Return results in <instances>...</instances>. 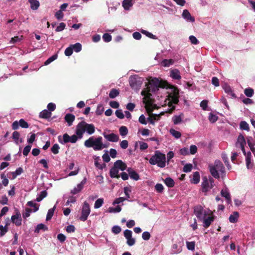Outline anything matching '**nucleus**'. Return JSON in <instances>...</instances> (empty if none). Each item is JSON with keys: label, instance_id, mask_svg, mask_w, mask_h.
I'll use <instances>...</instances> for the list:
<instances>
[{"label": "nucleus", "instance_id": "nucleus-2", "mask_svg": "<svg viewBox=\"0 0 255 255\" xmlns=\"http://www.w3.org/2000/svg\"><path fill=\"white\" fill-rule=\"evenodd\" d=\"M209 167L211 175L215 178L219 179L220 178V175L218 172L221 173L222 178H223L226 175L225 168L220 160H215L214 164L210 165Z\"/></svg>", "mask_w": 255, "mask_h": 255}, {"label": "nucleus", "instance_id": "nucleus-21", "mask_svg": "<svg viewBox=\"0 0 255 255\" xmlns=\"http://www.w3.org/2000/svg\"><path fill=\"white\" fill-rule=\"evenodd\" d=\"M170 76L175 80H180L181 79L180 72L177 69H174L170 71Z\"/></svg>", "mask_w": 255, "mask_h": 255}, {"label": "nucleus", "instance_id": "nucleus-19", "mask_svg": "<svg viewBox=\"0 0 255 255\" xmlns=\"http://www.w3.org/2000/svg\"><path fill=\"white\" fill-rule=\"evenodd\" d=\"M246 144V141L245 138L244 136L240 134L238 137L237 141L236 143V146L237 147H238L239 146L240 147L245 146Z\"/></svg>", "mask_w": 255, "mask_h": 255}, {"label": "nucleus", "instance_id": "nucleus-27", "mask_svg": "<svg viewBox=\"0 0 255 255\" xmlns=\"http://www.w3.org/2000/svg\"><path fill=\"white\" fill-rule=\"evenodd\" d=\"M28 2L30 4V8L32 10H36L39 7L40 3L37 0H28Z\"/></svg>", "mask_w": 255, "mask_h": 255}, {"label": "nucleus", "instance_id": "nucleus-53", "mask_svg": "<svg viewBox=\"0 0 255 255\" xmlns=\"http://www.w3.org/2000/svg\"><path fill=\"white\" fill-rule=\"evenodd\" d=\"M218 117L217 116L212 113L210 114L209 120L211 123H214L218 120Z\"/></svg>", "mask_w": 255, "mask_h": 255}, {"label": "nucleus", "instance_id": "nucleus-34", "mask_svg": "<svg viewBox=\"0 0 255 255\" xmlns=\"http://www.w3.org/2000/svg\"><path fill=\"white\" fill-rule=\"evenodd\" d=\"M164 182L168 187H173L175 185L174 181L170 177L165 178Z\"/></svg>", "mask_w": 255, "mask_h": 255}, {"label": "nucleus", "instance_id": "nucleus-10", "mask_svg": "<svg viewBox=\"0 0 255 255\" xmlns=\"http://www.w3.org/2000/svg\"><path fill=\"white\" fill-rule=\"evenodd\" d=\"M78 137L77 135L73 134L70 136L67 133H65L63 135V142L66 143L68 142L75 143L78 140Z\"/></svg>", "mask_w": 255, "mask_h": 255}, {"label": "nucleus", "instance_id": "nucleus-42", "mask_svg": "<svg viewBox=\"0 0 255 255\" xmlns=\"http://www.w3.org/2000/svg\"><path fill=\"white\" fill-rule=\"evenodd\" d=\"M55 208V206H54L52 208L49 209L47 214V216H46V221H49L52 218V217L54 214Z\"/></svg>", "mask_w": 255, "mask_h": 255}, {"label": "nucleus", "instance_id": "nucleus-43", "mask_svg": "<svg viewBox=\"0 0 255 255\" xmlns=\"http://www.w3.org/2000/svg\"><path fill=\"white\" fill-rule=\"evenodd\" d=\"M73 49L76 52H80L82 49V45L80 43H76L71 45Z\"/></svg>", "mask_w": 255, "mask_h": 255}, {"label": "nucleus", "instance_id": "nucleus-48", "mask_svg": "<svg viewBox=\"0 0 255 255\" xmlns=\"http://www.w3.org/2000/svg\"><path fill=\"white\" fill-rule=\"evenodd\" d=\"M141 32L146 35L147 37H148L149 38H150L151 39H157V37L155 35H153V34H152L151 33L147 31H146V30H141Z\"/></svg>", "mask_w": 255, "mask_h": 255}, {"label": "nucleus", "instance_id": "nucleus-41", "mask_svg": "<svg viewBox=\"0 0 255 255\" xmlns=\"http://www.w3.org/2000/svg\"><path fill=\"white\" fill-rule=\"evenodd\" d=\"M103 203H104L103 198H99L95 201V203L94 204V208L96 209L99 208L102 206Z\"/></svg>", "mask_w": 255, "mask_h": 255}, {"label": "nucleus", "instance_id": "nucleus-30", "mask_svg": "<svg viewBox=\"0 0 255 255\" xmlns=\"http://www.w3.org/2000/svg\"><path fill=\"white\" fill-rule=\"evenodd\" d=\"M182 251V248L181 246H178L177 244H174L172 247L171 254H177Z\"/></svg>", "mask_w": 255, "mask_h": 255}, {"label": "nucleus", "instance_id": "nucleus-39", "mask_svg": "<svg viewBox=\"0 0 255 255\" xmlns=\"http://www.w3.org/2000/svg\"><path fill=\"white\" fill-rule=\"evenodd\" d=\"M240 128L242 130L249 131L250 128L249 124L245 121H242L240 124Z\"/></svg>", "mask_w": 255, "mask_h": 255}, {"label": "nucleus", "instance_id": "nucleus-3", "mask_svg": "<svg viewBox=\"0 0 255 255\" xmlns=\"http://www.w3.org/2000/svg\"><path fill=\"white\" fill-rule=\"evenodd\" d=\"M149 162L151 165L157 164L158 167L163 168L166 165L165 155L160 151L156 150L149 160Z\"/></svg>", "mask_w": 255, "mask_h": 255}, {"label": "nucleus", "instance_id": "nucleus-32", "mask_svg": "<svg viewBox=\"0 0 255 255\" xmlns=\"http://www.w3.org/2000/svg\"><path fill=\"white\" fill-rule=\"evenodd\" d=\"M214 218L213 217L210 216L204 220V227L205 228H208L211 223L214 221Z\"/></svg>", "mask_w": 255, "mask_h": 255}, {"label": "nucleus", "instance_id": "nucleus-35", "mask_svg": "<svg viewBox=\"0 0 255 255\" xmlns=\"http://www.w3.org/2000/svg\"><path fill=\"white\" fill-rule=\"evenodd\" d=\"M132 0H124L123 2V6L124 8L128 10L130 7L132 6Z\"/></svg>", "mask_w": 255, "mask_h": 255}, {"label": "nucleus", "instance_id": "nucleus-38", "mask_svg": "<svg viewBox=\"0 0 255 255\" xmlns=\"http://www.w3.org/2000/svg\"><path fill=\"white\" fill-rule=\"evenodd\" d=\"M223 89L225 90V92L228 94H230L232 97H236L235 94L233 93L231 87L228 85H225L223 87Z\"/></svg>", "mask_w": 255, "mask_h": 255}, {"label": "nucleus", "instance_id": "nucleus-40", "mask_svg": "<svg viewBox=\"0 0 255 255\" xmlns=\"http://www.w3.org/2000/svg\"><path fill=\"white\" fill-rule=\"evenodd\" d=\"M170 133L176 138H179L181 136V133L174 129L171 128L169 130Z\"/></svg>", "mask_w": 255, "mask_h": 255}, {"label": "nucleus", "instance_id": "nucleus-46", "mask_svg": "<svg viewBox=\"0 0 255 255\" xmlns=\"http://www.w3.org/2000/svg\"><path fill=\"white\" fill-rule=\"evenodd\" d=\"M8 231V228L0 225V237H3Z\"/></svg>", "mask_w": 255, "mask_h": 255}, {"label": "nucleus", "instance_id": "nucleus-45", "mask_svg": "<svg viewBox=\"0 0 255 255\" xmlns=\"http://www.w3.org/2000/svg\"><path fill=\"white\" fill-rule=\"evenodd\" d=\"M59 145L57 143H55L51 148V151L53 154H57L59 153Z\"/></svg>", "mask_w": 255, "mask_h": 255}, {"label": "nucleus", "instance_id": "nucleus-20", "mask_svg": "<svg viewBox=\"0 0 255 255\" xmlns=\"http://www.w3.org/2000/svg\"><path fill=\"white\" fill-rule=\"evenodd\" d=\"M114 166L118 169L124 171L127 168V165L125 163L123 162L121 160H118L114 163Z\"/></svg>", "mask_w": 255, "mask_h": 255}, {"label": "nucleus", "instance_id": "nucleus-7", "mask_svg": "<svg viewBox=\"0 0 255 255\" xmlns=\"http://www.w3.org/2000/svg\"><path fill=\"white\" fill-rule=\"evenodd\" d=\"M90 212L91 210L89 204L86 201H85L83 205L81 216L79 218L80 220L82 221H85L87 219Z\"/></svg>", "mask_w": 255, "mask_h": 255}, {"label": "nucleus", "instance_id": "nucleus-57", "mask_svg": "<svg viewBox=\"0 0 255 255\" xmlns=\"http://www.w3.org/2000/svg\"><path fill=\"white\" fill-rule=\"evenodd\" d=\"M22 38L23 36H20V37L18 36H14L11 38L10 42L11 43H15L16 42H19L22 39Z\"/></svg>", "mask_w": 255, "mask_h": 255}, {"label": "nucleus", "instance_id": "nucleus-37", "mask_svg": "<svg viewBox=\"0 0 255 255\" xmlns=\"http://www.w3.org/2000/svg\"><path fill=\"white\" fill-rule=\"evenodd\" d=\"M119 94L120 93L118 90L112 89L109 93V97L110 98L114 99L117 97Z\"/></svg>", "mask_w": 255, "mask_h": 255}, {"label": "nucleus", "instance_id": "nucleus-16", "mask_svg": "<svg viewBox=\"0 0 255 255\" xmlns=\"http://www.w3.org/2000/svg\"><path fill=\"white\" fill-rule=\"evenodd\" d=\"M127 171L128 172V175L130 176V178L136 181L139 179V174L135 171L133 170L131 168H128L127 169Z\"/></svg>", "mask_w": 255, "mask_h": 255}, {"label": "nucleus", "instance_id": "nucleus-13", "mask_svg": "<svg viewBox=\"0 0 255 255\" xmlns=\"http://www.w3.org/2000/svg\"><path fill=\"white\" fill-rule=\"evenodd\" d=\"M172 95L170 96L171 100L174 104H178L179 102V90L177 88L173 87L172 88Z\"/></svg>", "mask_w": 255, "mask_h": 255}, {"label": "nucleus", "instance_id": "nucleus-25", "mask_svg": "<svg viewBox=\"0 0 255 255\" xmlns=\"http://www.w3.org/2000/svg\"><path fill=\"white\" fill-rule=\"evenodd\" d=\"M246 156V166L248 169H251L253 167V164L251 163V158L252 154L249 151L247 153V155Z\"/></svg>", "mask_w": 255, "mask_h": 255}, {"label": "nucleus", "instance_id": "nucleus-47", "mask_svg": "<svg viewBox=\"0 0 255 255\" xmlns=\"http://www.w3.org/2000/svg\"><path fill=\"white\" fill-rule=\"evenodd\" d=\"M187 248L189 250L193 251L195 249V242H187Z\"/></svg>", "mask_w": 255, "mask_h": 255}, {"label": "nucleus", "instance_id": "nucleus-22", "mask_svg": "<svg viewBox=\"0 0 255 255\" xmlns=\"http://www.w3.org/2000/svg\"><path fill=\"white\" fill-rule=\"evenodd\" d=\"M85 129H86V131H87V132L89 134H92L95 131V128L94 125L93 124H88L86 122H85Z\"/></svg>", "mask_w": 255, "mask_h": 255}, {"label": "nucleus", "instance_id": "nucleus-44", "mask_svg": "<svg viewBox=\"0 0 255 255\" xmlns=\"http://www.w3.org/2000/svg\"><path fill=\"white\" fill-rule=\"evenodd\" d=\"M254 90L252 88H247L244 91L245 94L248 97H251L254 95Z\"/></svg>", "mask_w": 255, "mask_h": 255}, {"label": "nucleus", "instance_id": "nucleus-31", "mask_svg": "<svg viewBox=\"0 0 255 255\" xmlns=\"http://www.w3.org/2000/svg\"><path fill=\"white\" fill-rule=\"evenodd\" d=\"M40 230H42L43 231H47L48 228L43 224H39L36 226L35 229L34 230V232L36 233H39Z\"/></svg>", "mask_w": 255, "mask_h": 255}, {"label": "nucleus", "instance_id": "nucleus-4", "mask_svg": "<svg viewBox=\"0 0 255 255\" xmlns=\"http://www.w3.org/2000/svg\"><path fill=\"white\" fill-rule=\"evenodd\" d=\"M151 89L150 87H147L146 90H142L141 94L144 96L143 98V103L145 105V108L148 113L152 112V109H150L154 100L151 98L152 95L150 93Z\"/></svg>", "mask_w": 255, "mask_h": 255}, {"label": "nucleus", "instance_id": "nucleus-15", "mask_svg": "<svg viewBox=\"0 0 255 255\" xmlns=\"http://www.w3.org/2000/svg\"><path fill=\"white\" fill-rule=\"evenodd\" d=\"M182 16L187 21L192 22L195 21V18L191 15L190 13L187 9H184L183 10Z\"/></svg>", "mask_w": 255, "mask_h": 255}, {"label": "nucleus", "instance_id": "nucleus-54", "mask_svg": "<svg viewBox=\"0 0 255 255\" xmlns=\"http://www.w3.org/2000/svg\"><path fill=\"white\" fill-rule=\"evenodd\" d=\"M19 125L22 128H28L29 127V125L28 123L25 122L23 119H20L19 121Z\"/></svg>", "mask_w": 255, "mask_h": 255}, {"label": "nucleus", "instance_id": "nucleus-36", "mask_svg": "<svg viewBox=\"0 0 255 255\" xmlns=\"http://www.w3.org/2000/svg\"><path fill=\"white\" fill-rule=\"evenodd\" d=\"M119 132L122 136H125L128 133V129L126 126H123L120 128Z\"/></svg>", "mask_w": 255, "mask_h": 255}, {"label": "nucleus", "instance_id": "nucleus-29", "mask_svg": "<svg viewBox=\"0 0 255 255\" xmlns=\"http://www.w3.org/2000/svg\"><path fill=\"white\" fill-rule=\"evenodd\" d=\"M200 176L198 172L196 171L193 173V178L191 179V183L194 184H198L200 182Z\"/></svg>", "mask_w": 255, "mask_h": 255}, {"label": "nucleus", "instance_id": "nucleus-63", "mask_svg": "<svg viewBox=\"0 0 255 255\" xmlns=\"http://www.w3.org/2000/svg\"><path fill=\"white\" fill-rule=\"evenodd\" d=\"M31 146L30 145H26L23 150V154L24 156H27L30 151Z\"/></svg>", "mask_w": 255, "mask_h": 255}, {"label": "nucleus", "instance_id": "nucleus-50", "mask_svg": "<svg viewBox=\"0 0 255 255\" xmlns=\"http://www.w3.org/2000/svg\"><path fill=\"white\" fill-rule=\"evenodd\" d=\"M122 210L121 207L120 206H117L115 208L110 207L109 208V212L110 213H118L120 212Z\"/></svg>", "mask_w": 255, "mask_h": 255}, {"label": "nucleus", "instance_id": "nucleus-24", "mask_svg": "<svg viewBox=\"0 0 255 255\" xmlns=\"http://www.w3.org/2000/svg\"><path fill=\"white\" fill-rule=\"evenodd\" d=\"M221 195L225 197L227 200V202L228 204H231L232 202V200L231 198V195L230 193L228 192L227 190H222L221 192Z\"/></svg>", "mask_w": 255, "mask_h": 255}, {"label": "nucleus", "instance_id": "nucleus-28", "mask_svg": "<svg viewBox=\"0 0 255 255\" xmlns=\"http://www.w3.org/2000/svg\"><path fill=\"white\" fill-rule=\"evenodd\" d=\"M239 217V214L238 212H234L229 217V221L231 223H235L237 222Z\"/></svg>", "mask_w": 255, "mask_h": 255}, {"label": "nucleus", "instance_id": "nucleus-61", "mask_svg": "<svg viewBox=\"0 0 255 255\" xmlns=\"http://www.w3.org/2000/svg\"><path fill=\"white\" fill-rule=\"evenodd\" d=\"M73 52V49L72 46H71L65 49L64 53L66 56H69L72 54Z\"/></svg>", "mask_w": 255, "mask_h": 255}, {"label": "nucleus", "instance_id": "nucleus-11", "mask_svg": "<svg viewBox=\"0 0 255 255\" xmlns=\"http://www.w3.org/2000/svg\"><path fill=\"white\" fill-rule=\"evenodd\" d=\"M11 222L16 226H20L21 225V217L19 212L17 211L15 214L12 215L11 217Z\"/></svg>", "mask_w": 255, "mask_h": 255}, {"label": "nucleus", "instance_id": "nucleus-64", "mask_svg": "<svg viewBox=\"0 0 255 255\" xmlns=\"http://www.w3.org/2000/svg\"><path fill=\"white\" fill-rule=\"evenodd\" d=\"M48 111L50 112L54 111L56 109V105L53 103H50L47 106Z\"/></svg>", "mask_w": 255, "mask_h": 255}, {"label": "nucleus", "instance_id": "nucleus-33", "mask_svg": "<svg viewBox=\"0 0 255 255\" xmlns=\"http://www.w3.org/2000/svg\"><path fill=\"white\" fill-rule=\"evenodd\" d=\"M160 118V116L159 115L152 114L149 118H148L147 120H148L150 124L154 125V121L158 120Z\"/></svg>", "mask_w": 255, "mask_h": 255}, {"label": "nucleus", "instance_id": "nucleus-62", "mask_svg": "<svg viewBox=\"0 0 255 255\" xmlns=\"http://www.w3.org/2000/svg\"><path fill=\"white\" fill-rule=\"evenodd\" d=\"M124 235L126 239L128 238H130L132 237V232L130 230L127 229L124 231Z\"/></svg>", "mask_w": 255, "mask_h": 255}, {"label": "nucleus", "instance_id": "nucleus-23", "mask_svg": "<svg viewBox=\"0 0 255 255\" xmlns=\"http://www.w3.org/2000/svg\"><path fill=\"white\" fill-rule=\"evenodd\" d=\"M119 170L114 165L110 171V175L111 178H116L119 179L120 178V175L118 174Z\"/></svg>", "mask_w": 255, "mask_h": 255}, {"label": "nucleus", "instance_id": "nucleus-8", "mask_svg": "<svg viewBox=\"0 0 255 255\" xmlns=\"http://www.w3.org/2000/svg\"><path fill=\"white\" fill-rule=\"evenodd\" d=\"M214 183V179L210 178L209 180L206 177L203 178L202 182V191L206 193L213 187L212 183Z\"/></svg>", "mask_w": 255, "mask_h": 255}, {"label": "nucleus", "instance_id": "nucleus-58", "mask_svg": "<svg viewBox=\"0 0 255 255\" xmlns=\"http://www.w3.org/2000/svg\"><path fill=\"white\" fill-rule=\"evenodd\" d=\"M155 188L156 191L158 193H162L164 190L163 186L160 183H157L155 185Z\"/></svg>", "mask_w": 255, "mask_h": 255}, {"label": "nucleus", "instance_id": "nucleus-12", "mask_svg": "<svg viewBox=\"0 0 255 255\" xmlns=\"http://www.w3.org/2000/svg\"><path fill=\"white\" fill-rule=\"evenodd\" d=\"M104 137L108 141L111 142H117L119 140V136L118 135L112 133L110 134H106V132L103 133Z\"/></svg>", "mask_w": 255, "mask_h": 255}, {"label": "nucleus", "instance_id": "nucleus-6", "mask_svg": "<svg viewBox=\"0 0 255 255\" xmlns=\"http://www.w3.org/2000/svg\"><path fill=\"white\" fill-rule=\"evenodd\" d=\"M143 78L137 75L131 76L129 79V83L130 87L134 90H139L143 83Z\"/></svg>", "mask_w": 255, "mask_h": 255}, {"label": "nucleus", "instance_id": "nucleus-14", "mask_svg": "<svg viewBox=\"0 0 255 255\" xmlns=\"http://www.w3.org/2000/svg\"><path fill=\"white\" fill-rule=\"evenodd\" d=\"M87 181L86 178H85L80 183L77 185V187H75L73 190L71 191V194L73 195L76 194L82 190L83 188L84 185L86 184Z\"/></svg>", "mask_w": 255, "mask_h": 255}, {"label": "nucleus", "instance_id": "nucleus-5", "mask_svg": "<svg viewBox=\"0 0 255 255\" xmlns=\"http://www.w3.org/2000/svg\"><path fill=\"white\" fill-rule=\"evenodd\" d=\"M148 84L152 89L151 90L152 92H155L158 90V88H167L168 86V84L167 82L159 80L157 78H154L149 81Z\"/></svg>", "mask_w": 255, "mask_h": 255}, {"label": "nucleus", "instance_id": "nucleus-56", "mask_svg": "<svg viewBox=\"0 0 255 255\" xmlns=\"http://www.w3.org/2000/svg\"><path fill=\"white\" fill-rule=\"evenodd\" d=\"M103 39L106 42H109L112 40V36L109 33H105L103 35Z\"/></svg>", "mask_w": 255, "mask_h": 255}, {"label": "nucleus", "instance_id": "nucleus-52", "mask_svg": "<svg viewBox=\"0 0 255 255\" xmlns=\"http://www.w3.org/2000/svg\"><path fill=\"white\" fill-rule=\"evenodd\" d=\"M193 168L192 164L191 163L186 164L183 167V171L184 172H190Z\"/></svg>", "mask_w": 255, "mask_h": 255}, {"label": "nucleus", "instance_id": "nucleus-60", "mask_svg": "<svg viewBox=\"0 0 255 255\" xmlns=\"http://www.w3.org/2000/svg\"><path fill=\"white\" fill-rule=\"evenodd\" d=\"M189 40L191 43L193 44H198L199 43V40L196 38V37L193 35H191L189 37Z\"/></svg>", "mask_w": 255, "mask_h": 255}, {"label": "nucleus", "instance_id": "nucleus-51", "mask_svg": "<svg viewBox=\"0 0 255 255\" xmlns=\"http://www.w3.org/2000/svg\"><path fill=\"white\" fill-rule=\"evenodd\" d=\"M172 121L175 125H177L181 122L182 118L180 116H174L172 118Z\"/></svg>", "mask_w": 255, "mask_h": 255}, {"label": "nucleus", "instance_id": "nucleus-55", "mask_svg": "<svg viewBox=\"0 0 255 255\" xmlns=\"http://www.w3.org/2000/svg\"><path fill=\"white\" fill-rule=\"evenodd\" d=\"M122 231L121 228L119 226H114L112 229V231L115 234H119Z\"/></svg>", "mask_w": 255, "mask_h": 255}, {"label": "nucleus", "instance_id": "nucleus-18", "mask_svg": "<svg viewBox=\"0 0 255 255\" xmlns=\"http://www.w3.org/2000/svg\"><path fill=\"white\" fill-rule=\"evenodd\" d=\"M65 121L67 123L69 127L72 125L73 122L75 119V117L74 115L71 114H67L64 117Z\"/></svg>", "mask_w": 255, "mask_h": 255}, {"label": "nucleus", "instance_id": "nucleus-26", "mask_svg": "<svg viewBox=\"0 0 255 255\" xmlns=\"http://www.w3.org/2000/svg\"><path fill=\"white\" fill-rule=\"evenodd\" d=\"M52 114L47 110H44L39 114V118L47 119L51 117Z\"/></svg>", "mask_w": 255, "mask_h": 255}, {"label": "nucleus", "instance_id": "nucleus-49", "mask_svg": "<svg viewBox=\"0 0 255 255\" xmlns=\"http://www.w3.org/2000/svg\"><path fill=\"white\" fill-rule=\"evenodd\" d=\"M57 58V55L56 54L53 55L50 57H49L47 60H46L44 62L45 65H47L49 64L51 62L56 59Z\"/></svg>", "mask_w": 255, "mask_h": 255}, {"label": "nucleus", "instance_id": "nucleus-59", "mask_svg": "<svg viewBox=\"0 0 255 255\" xmlns=\"http://www.w3.org/2000/svg\"><path fill=\"white\" fill-rule=\"evenodd\" d=\"M65 26H66V24L64 22H61V23H60L59 26H58L56 27L55 31L56 32L61 31L65 28Z\"/></svg>", "mask_w": 255, "mask_h": 255}, {"label": "nucleus", "instance_id": "nucleus-1", "mask_svg": "<svg viewBox=\"0 0 255 255\" xmlns=\"http://www.w3.org/2000/svg\"><path fill=\"white\" fill-rule=\"evenodd\" d=\"M102 140V136H98L96 138L91 136L85 141L84 145L88 148L93 147L95 150H101L108 146V145L103 143Z\"/></svg>", "mask_w": 255, "mask_h": 255}, {"label": "nucleus", "instance_id": "nucleus-17", "mask_svg": "<svg viewBox=\"0 0 255 255\" xmlns=\"http://www.w3.org/2000/svg\"><path fill=\"white\" fill-rule=\"evenodd\" d=\"M203 208L201 205L196 206L194 208V213L198 219H202Z\"/></svg>", "mask_w": 255, "mask_h": 255}, {"label": "nucleus", "instance_id": "nucleus-9", "mask_svg": "<svg viewBox=\"0 0 255 255\" xmlns=\"http://www.w3.org/2000/svg\"><path fill=\"white\" fill-rule=\"evenodd\" d=\"M85 131V122H80L76 126L75 132L76 134L79 139H81L83 137V134Z\"/></svg>", "mask_w": 255, "mask_h": 255}]
</instances>
